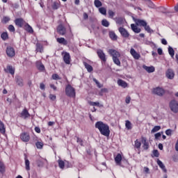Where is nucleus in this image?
Segmentation results:
<instances>
[{"mask_svg":"<svg viewBox=\"0 0 178 178\" xmlns=\"http://www.w3.org/2000/svg\"><path fill=\"white\" fill-rule=\"evenodd\" d=\"M95 127L98 129L102 136H104V137H109L111 130L109 129L108 124L104 123L102 121H98L95 123Z\"/></svg>","mask_w":178,"mask_h":178,"instance_id":"1","label":"nucleus"},{"mask_svg":"<svg viewBox=\"0 0 178 178\" xmlns=\"http://www.w3.org/2000/svg\"><path fill=\"white\" fill-rule=\"evenodd\" d=\"M108 54L112 56V59L115 65H117V66H120V60L119 59L120 58V53L116 49H110L108 50Z\"/></svg>","mask_w":178,"mask_h":178,"instance_id":"2","label":"nucleus"},{"mask_svg":"<svg viewBox=\"0 0 178 178\" xmlns=\"http://www.w3.org/2000/svg\"><path fill=\"white\" fill-rule=\"evenodd\" d=\"M65 94L67 97L74 98L76 97V89L70 85H67L65 88Z\"/></svg>","mask_w":178,"mask_h":178,"instance_id":"3","label":"nucleus"},{"mask_svg":"<svg viewBox=\"0 0 178 178\" xmlns=\"http://www.w3.org/2000/svg\"><path fill=\"white\" fill-rule=\"evenodd\" d=\"M170 108L172 112L174 113H178V102L177 100L173 99L170 102Z\"/></svg>","mask_w":178,"mask_h":178,"instance_id":"4","label":"nucleus"},{"mask_svg":"<svg viewBox=\"0 0 178 178\" xmlns=\"http://www.w3.org/2000/svg\"><path fill=\"white\" fill-rule=\"evenodd\" d=\"M97 54L99 59L102 60V62H106V56L105 55V53H104V51L102 49H97Z\"/></svg>","mask_w":178,"mask_h":178,"instance_id":"5","label":"nucleus"},{"mask_svg":"<svg viewBox=\"0 0 178 178\" xmlns=\"http://www.w3.org/2000/svg\"><path fill=\"white\" fill-rule=\"evenodd\" d=\"M118 31L120 33L122 37H123L124 38H129V37H130V33H129V31H127L126 29L123 27H120Z\"/></svg>","mask_w":178,"mask_h":178,"instance_id":"6","label":"nucleus"},{"mask_svg":"<svg viewBox=\"0 0 178 178\" xmlns=\"http://www.w3.org/2000/svg\"><path fill=\"white\" fill-rule=\"evenodd\" d=\"M6 54L7 56H9V58H13V56L16 55L15 49L12 47H8L6 48Z\"/></svg>","mask_w":178,"mask_h":178,"instance_id":"7","label":"nucleus"},{"mask_svg":"<svg viewBox=\"0 0 178 178\" xmlns=\"http://www.w3.org/2000/svg\"><path fill=\"white\" fill-rule=\"evenodd\" d=\"M133 20L135 22L136 26H140V27H144L147 24V22L143 19L133 18Z\"/></svg>","mask_w":178,"mask_h":178,"instance_id":"8","label":"nucleus"},{"mask_svg":"<svg viewBox=\"0 0 178 178\" xmlns=\"http://www.w3.org/2000/svg\"><path fill=\"white\" fill-rule=\"evenodd\" d=\"M154 94H156V95H159V97H162L163 94H165V90L162 88H156L153 90Z\"/></svg>","mask_w":178,"mask_h":178,"instance_id":"9","label":"nucleus"},{"mask_svg":"<svg viewBox=\"0 0 178 178\" xmlns=\"http://www.w3.org/2000/svg\"><path fill=\"white\" fill-rule=\"evenodd\" d=\"M165 76L169 80H173L175 79V71L172 69H168L165 72Z\"/></svg>","mask_w":178,"mask_h":178,"instance_id":"10","label":"nucleus"},{"mask_svg":"<svg viewBox=\"0 0 178 178\" xmlns=\"http://www.w3.org/2000/svg\"><path fill=\"white\" fill-rule=\"evenodd\" d=\"M20 138L24 143H29L30 141V135L26 132L20 134Z\"/></svg>","mask_w":178,"mask_h":178,"instance_id":"11","label":"nucleus"},{"mask_svg":"<svg viewBox=\"0 0 178 178\" xmlns=\"http://www.w3.org/2000/svg\"><path fill=\"white\" fill-rule=\"evenodd\" d=\"M57 32L60 35H65L66 34V28L63 25L60 24L57 28Z\"/></svg>","mask_w":178,"mask_h":178,"instance_id":"12","label":"nucleus"},{"mask_svg":"<svg viewBox=\"0 0 178 178\" xmlns=\"http://www.w3.org/2000/svg\"><path fill=\"white\" fill-rule=\"evenodd\" d=\"M130 54L133 56L134 59L138 60L140 58V54L137 53L134 48L131 49Z\"/></svg>","mask_w":178,"mask_h":178,"instance_id":"13","label":"nucleus"},{"mask_svg":"<svg viewBox=\"0 0 178 178\" xmlns=\"http://www.w3.org/2000/svg\"><path fill=\"white\" fill-rule=\"evenodd\" d=\"M63 60L66 65H70V54L65 52L63 56Z\"/></svg>","mask_w":178,"mask_h":178,"instance_id":"14","label":"nucleus"},{"mask_svg":"<svg viewBox=\"0 0 178 178\" xmlns=\"http://www.w3.org/2000/svg\"><path fill=\"white\" fill-rule=\"evenodd\" d=\"M131 29L132 31H134V33H136V34L141 33V29L138 28L137 24H131Z\"/></svg>","mask_w":178,"mask_h":178,"instance_id":"15","label":"nucleus"},{"mask_svg":"<svg viewBox=\"0 0 178 178\" xmlns=\"http://www.w3.org/2000/svg\"><path fill=\"white\" fill-rule=\"evenodd\" d=\"M15 23L18 27H23L24 25V20L22 18H17L15 20Z\"/></svg>","mask_w":178,"mask_h":178,"instance_id":"16","label":"nucleus"},{"mask_svg":"<svg viewBox=\"0 0 178 178\" xmlns=\"http://www.w3.org/2000/svg\"><path fill=\"white\" fill-rule=\"evenodd\" d=\"M142 144H143V147L144 149L147 150L149 148V143L147 141L146 138H142Z\"/></svg>","mask_w":178,"mask_h":178,"instance_id":"17","label":"nucleus"},{"mask_svg":"<svg viewBox=\"0 0 178 178\" xmlns=\"http://www.w3.org/2000/svg\"><path fill=\"white\" fill-rule=\"evenodd\" d=\"M143 67L147 72V73H154V72H155V67L154 66L148 67L147 65H143Z\"/></svg>","mask_w":178,"mask_h":178,"instance_id":"18","label":"nucleus"},{"mask_svg":"<svg viewBox=\"0 0 178 178\" xmlns=\"http://www.w3.org/2000/svg\"><path fill=\"white\" fill-rule=\"evenodd\" d=\"M36 67L38 69V70H40V72H44V70H45V66H44L41 61L36 62Z\"/></svg>","mask_w":178,"mask_h":178,"instance_id":"19","label":"nucleus"},{"mask_svg":"<svg viewBox=\"0 0 178 178\" xmlns=\"http://www.w3.org/2000/svg\"><path fill=\"white\" fill-rule=\"evenodd\" d=\"M21 118L23 119H27V118H30V113H29V111L27 109H24L21 113Z\"/></svg>","mask_w":178,"mask_h":178,"instance_id":"20","label":"nucleus"},{"mask_svg":"<svg viewBox=\"0 0 178 178\" xmlns=\"http://www.w3.org/2000/svg\"><path fill=\"white\" fill-rule=\"evenodd\" d=\"M4 70L6 73H10V74H15V68L12 65H8L7 68Z\"/></svg>","mask_w":178,"mask_h":178,"instance_id":"21","label":"nucleus"},{"mask_svg":"<svg viewBox=\"0 0 178 178\" xmlns=\"http://www.w3.org/2000/svg\"><path fill=\"white\" fill-rule=\"evenodd\" d=\"M115 162L116 165L120 166L122 162V155L120 154H118L117 156L115 157Z\"/></svg>","mask_w":178,"mask_h":178,"instance_id":"22","label":"nucleus"},{"mask_svg":"<svg viewBox=\"0 0 178 178\" xmlns=\"http://www.w3.org/2000/svg\"><path fill=\"white\" fill-rule=\"evenodd\" d=\"M157 164L159 166V168H161V169H162L163 172H164V173H166V172H168V170H166V167H165V165L163 164V163H162L161 161V160L158 159L157 160Z\"/></svg>","mask_w":178,"mask_h":178,"instance_id":"23","label":"nucleus"},{"mask_svg":"<svg viewBox=\"0 0 178 178\" xmlns=\"http://www.w3.org/2000/svg\"><path fill=\"white\" fill-rule=\"evenodd\" d=\"M56 41L58 44H61L62 45H67V40H66L65 38H58Z\"/></svg>","mask_w":178,"mask_h":178,"instance_id":"24","label":"nucleus"},{"mask_svg":"<svg viewBox=\"0 0 178 178\" xmlns=\"http://www.w3.org/2000/svg\"><path fill=\"white\" fill-rule=\"evenodd\" d=\"M16 81H17V84H18L19 87H23V86H24L23 78L20 76H16Z\"/></svg>","mask_w":178,"mask_h":178,"instance_id":"25","label":"nucleus"},{"mask_svg":"<svg viewBox=\"0 0 178 178\" xmlns=\"http://www.w3.org/2000/svg\"><path fill=\"white\" fill-rule=\"evenodd\" d=\"M118 84L120 87H122V88H126V87H127V83L122 79L118 80Z\"/></svg>","mask_w":178,"mask_h":178,"instance_id":"26","label":"nucleus"},{"mask_svg":"<svg viewBox=\"0 0 178 178\" xmlns=\"http://www.w3.org/2000/svg\"><path fill=\"white\" fill-rule=\"evenodd\" d=\"M83 65L86 67V69L87 70V71L89 72V73H91V72H92L93 70V68H92V66L90 65L88 63H87L86 62H83Z\"/></svg>","mask_w":178,"mask_h":178,"instance_id":"27","label":"nucleus"},{"mask_svg":"<svg viewBox=\"0 0 178 178\" xmlns=\"http://www.w3.org/2000/svg\"><path fill=\"white\" fill-rule=\"evenodd\" d=\"M6 131L5 124L2 121H0V133H1V134H5Z\"/></svg>","mask_w":178,"mask_h":178,"instance_id":"28","label":"nucleus"},{"mask_svg":"<svg viewBox=\"0 0 178 178\" xmlns=\"http://www.w3.org/2000/svg\"><path fill=\"white\" fill-rule=\"evenodd\" d=\"M109 37L113 41H116L118 40V36L116 35V33L113 31H110L109 32Z\"/></svg>","mask_w":178,"mask_h":178,"instance_id":"29","label":"nucleus"},{"mask_svg":"<svg viewBox=\"0 0 178 178\" xmlns=\"http://www.w3.org/2000/svg\"><path fill=\"white\" fill-rule=\"evenodd\" d=\"M89 104L91 105V106H99V108L104 106L102 104H99L98 102H89Z\"/></svg>","mask_w":178,"mask_h":178,"instance_id":"30","label":"nucleus"},{"mask_svg":"<svg viewBox=\"0 0 178 178\" xmlns=\"http://www.w3.org/2000/svg\"><path fill=\"white\" fill-rule=\"evenodd\" d=\"M24 27H25V30L28 31V33H31L34 32V31L33 30V28L31 26H29V24H26Z\"/></svg>","mask_w":178,"mask_h":178,"instance_id":"31","label":"nucleus"},{"mask_svg":"<svg viewBox=\"0 0 178 178\" xmlns=\"http://www.w3.org/2000/svg\"><path fill=\"white\" fill-rule=\"evenodd\" d=\"M35 145H36V148H38V149H42V147H44V143L42 141H41V142L38 141L35 143Z\"/></svg>","mask_w":178,"mask_h":178,"instance_id":"32","label":"nucleus"},{"mask_svg":"<svg viewBox=\"0 0 178 178\" xmlns=\"http://www.w3.org/2000/svg\"><path fill=\"white\" fill-rule=\"evenodd\" d=\"M36 51H37V52H40V53H42L44 51L43 47L41 45V44H40V43L36 44Z\"/></svg>","mask_w":178,"mask_h":178,"instance_id":"33","label":"nucleus"},{"mask_svg":"<svg viewBox=\"0 0 178 178\" xmlns=\"http://www.w3.org/2000/svg\"><path fill=\"white\" fill-rule=\"evenodd\" d=\"M58 163L60 169H65V161H62L61 159H58Z\"/></svg>","mask_w":178,"mask_h":178,"instance_id":"34","label":"nucleus"},{"mask_svg":"<svg viewBox=\"0 0 178 178\" xmlns=\"http://www.w3.org/2000/svg\"><path fill=\"white\" fill-rule=\"evenodd\" d=\"M94 5L96 8H101V6H102V2L99 0H95Z\"/></svg>","mask_w":178,"mask_h":178,"instance_id":"35","label":"nucleus"},{"mask_svg":"<svg viewBox=\"0 0 178 178\" xmlns=\"http://www.w3.org/2000/svg\"><path fill=\"white\" fill-rule=\"evenodd\" d=\"M135 148H137V149H140V148H141V142L138 140V139L135 140Z\"/></svg>","mask_w":178,"mask_h":178,"instance_id":"36","label":"nucleus"},{"mask_svg":"<svg viewBox=\"0 0 178 178\" xmlns=\"http://www.w3.org/2000/svg\"><path fill=\"white\" fill-rule=\"evenodd\" d=\"M25 166L26 170H30V161L25 157Z\"/></svg>","mask_w":178,"mask_h":178,"instance_id":"37","label":"nucleus"},{"mask_svg":"<svg viewBox=\"0 0 178 178\" xmlns=\"http://www.w3.org/2000/svg\"><path fill=\"white\" fill-rule=\"evenodd\" d=\"M0 173H5V164L0 161Z\"/></svg>","mask_w":178,"mask_h":178,"instance_id":"38","label":"nucleus"},{"mask_svg":"<svg viewBox=\"0 0 178 178\" xmlns=\"http://www.w3.org/2000/svg\"><path fill=\"white\" fill-rule=\"evenodd\" d=\"M168 53L172 58H173V56H175V50L173 49V48L172 47H168Z\"/></svg>","mask_w":178,"mask_h":178,"instance_id":"39","label":"nucleus"},{"mask_svg":"<svg viewBox=\"0 0 178 178\" xmlns=\"http://www.w3.org/2000/svg\"><path fill=\"white\" fill-rule=\"evenodd\" d=\"M99 12L102 15H106V8H105L104 7L99 8Z\"/></svg>","mask_w":178,"mask_h":178,"instance_id":"40","label":"nucleus"},{"mask_svg":"<svg viewBox=\"0 0 178 178\" xmlns=\"http://www.w3.org/2000/svg\"><path fill=\"white\" fill-rule=\"evenodd\" d=\"M102 24L104 26V27H109V22L106 20V19H103L102 21Z\"/></svg>","mask_w":178,"mask_h":178,"instance_id":"41","label":"nucleus"},{"mask_svg":"<svg viewBox=\"0 0 178 178\" xmlns=\"http://www.w3.org/2000/svg\"><path fill=\"white\" fill-rule=\"evenodd\" d=\"M143 27H144L145 31H147V33H154V31H152V29H151V27H149V25L146 24Z\"/></svg>","mask_w":178,"mask_h":178,"instance_id":"42","label":"nucleus"},{"mask_svg":"<svg viewBox=\"0 0 178 178\" xmlns=\"http://www.w3.org/2000/svg\"><path fill=\"white\" fill-rule=\"evenodd\" d=\"M125 127L127 130H131V122H130V121L129 120H127L125 123Z\"/></svg>","mask_w":178,"mask_h":178,"instance_id":"43","label":"nucleus"},{"mask_svg":"<svg viewBox=\"0 0 178 178\" xmlns=\"http://www.w3.org/2000/svg\"><path fill=\"white\" fill-rule=\"evenodd\" d=\"M93 81L95 83V84L97 85V86L99 88H102V87H104V86L102 84L99 83V81H98V80H97V79L94 78Z\"/></svg>","mask_w":178,"mask_h":178,"instance_id":"44","label":"nucleus"},{"mask_svg":"<svg viewBox=\"0 0 178 178\" xmlns=\"http://www.w3.org/2000/svg\"><path fill=\"white\" fill-rule=\"evenodd\" d=\"M161 129V126H155L151 131V133H156V131H159Z\"/></svg>","mask_w":178,"mask_h":178,"instance_id":"45","label":"nucleus"},{"mask_svg":"<svg viewBox=\"0 0 178 178\" xmlns=\"http://www.w3.org/2000/svg\"><path fill=\"white\" fill-rule=\"evenodd\" d=\"M115 22L117 24H120V25L123 24V18L122 17L116 18Z\"/></svg>","mask_w":178,"mask_h":178,"instance_id":"46","label":"nucleus"},{"mask_svg":"<svg viewBox=\"0 0 178 178\" xmlns=\"http://www.w3.org/2000/svg\"><path fill=\"white\" fill-rule=\"evenodd\" d=\"M108 13L109 17H111V19H113V17H115V12H113L112 10H109Z\"/></svg>","mask_w":178,"mask_h":178,"instance_id":"47","label":"nucleus"},{"mask_svg":"<svg viewBox=\"0 0 178 178\" xmlns=\"http://www.w3.org/2000/svg\"><path fill=\"white\" fill-rule=\"evenodd\" d=\"M1 38L3 40V41H6V40H8V33L4 32L1 33Z\"/></svg>","mask_w":178,"mask_h":178,"instance_id":"48","label":"nucleus"},{"mask_svg":"<svg viewBox=\"0 0 178 178\" xmlns=\"http://www.w3.org/2000/svg\"><path fill=\"white\" fill-rule=\"evenodd\" d=\"M52 79L53 80H60L61 78L57 74H54L52 75Z\"/></svg>","mask_w":178,"mask_h":178,"instance_id":"49","label":"nucleus"},{"mask_svg":"<svg viewBox=\"0 0 178 178\" xmlns=\"http://www.w3.org/2000/svg\"><path fill=\"white\" fill-rule=\"evenodd\" d=\"M49 99H51V101H56V95L50 94L49 96Z\"/></svg>","mask_w":178,"mask_h":178,"instance_id":"50","label":"nucleus"},{"mask_svg":"<svg viewBox=\"0 0 178 178\" xmlns=\"http://www.w3.org/2000/svg\"><path fill=\"white\" fill-rule=\"evenodd\" d=\"M9 20H10V18H9V17H3L2 22L3 23H8V22H9Z\"/></svg>","mask_w":178,"mask_h":178,"instance_id":"51","label":"nucleus"},{"mask_svg":"<svg viewBox=\"0 0 178 178\" xmlns=\"http://www.w3.org/2000/svg\"><path fill=\"white\" fill-rule=\"evenodd\" d=\"M131 102V97L129 95L127 96V97L125 99L126 104H130Z\"/></svg>","mask_w":178,"mask_h":178,"instance_id":"52","label":"nucleus"},{"mask_svg":"<svg viewBox=\"0 0 178 178\" xmlns=\"http://www.w3.org/2000/svg\"><path fill=\"white\" fill-rule=\"evenodd\" d=\"M153 155L156 158H158L159 156V152H158V150H156V149L154 150L153 151Z\"/></svg>","mask_w":178,"mask_h":178,"instance_id":"53","label":"nucleus"},{"mask_svg":"<svg viewBox=\"0 0 178 178\" xmlns=\"http://www.w3.org/2000/svg\"><path fill=\"white\" fill-rule=\"evenodd\" d=\"M8 30L11 31V33H15V26H13V25H9Z\"/></svg>","mask_w":178,"mask_h":178,"instance_id":"54","label":"nucleus"},{"mask_svg":"<svg viewBox=\"0 0 178 178\" xmlns=\"http://www.w3.org/2000/svg\"><path fill=\"white\" fill-rule=\"evenodd\" d=\"M166 136H172V129H167L165 131Z\"/></svg>","mask_w":178,"mask_h":178,"instance_id":"55","label":"nucleus"},{"mask_svg":"<svg viewBox=\"0 0 178 178\" xmlns=\"http://www.w3.org/2000/svg\"><path fill=\"white\" fill-rule=\"evenodd\" d=\"M161 136H162V134H161V132H158L154 135V137H155L156 140H158V138H159V137H161Z\"/></svg>","mask_w":178,"mask_h":178,"instance_id":"56","label":"nucleus"},{"mask_svg":"<svg viewBox=\"0 0 178 178\" xmlns=\"http://www.w3.org/2000/svg\"><path fill=\"white\" fill-rule=\"evenodd\" d=\"M144 172H145V173H146L147 175L149 174V168H148L147 167H145V168H144Z\"/></svg>","mask_w":178,"mask_h":178,"instance_id":"57","label":"nucleus"},{"mask_svg":"<svg viewBox=\"0 0 178 178\" xmlns=\"http://www.w3.org/2000/svg\"><path fill=\"white\" fill-rule=\"evenodd\" d=\"M161 44H163V45H168V41L165 40V39H162L161 40Z\"/></svg>","mask_w":178,"mask_h":178,"instance_id":"58","label":"nucleus"},{"mask_svg":"<svg viewBox=\"0 0 178 178\" xmlns=\"http://www.w3.org/2000/svg\"><path fill=\"white\" fill-rule=\"evenodd\" d=\"M77 143L80 144V145H83V140L80 138H77Z\"/></svg>","mask_w":178,"mask_h":178,"instance_id":"59","label":"nucleus"},{"mask_svg":"<svg viewBox=\"0 0 178 178\" xmlns=\"http://www.w3.org/2000/svg\"><path fill=\"white\" fill-rule=\"evenodd\" d=\"M157 52H158L159 55H162V54H163V51L162 49L159 48V49H157Z\"/></svg>","mask_w":178,"mask_h":178,"instance_id":"60","label":"nucleus"},{"mask_svg":"<svg viewBox=\"0 0 178 178\" xmlns=\"http://www.w3.org/2000/svg\"><path fill=\"white\" fill-rule=\"evenodd\" d=\"M35 131H36V133H41V129L39 127H35Z\"/></svg>","mask_w":178,"mask_h":178,"instance_id":"61","label":"nucleus"},{"mask_svg":"<svg viewBox=\"0 0 178 178\" xmlns=\"http://www.w3.org/2000/svg\"><path fill=\"white\" fill-rule=\"evenodd\" d=\"M40 87L41 90H45V85L44 83H40Z\"/></svg>","mask_w":178,"mask_h":178,"instance_id":"62","label":"nucleus"},{"mask_svg":"<svg viewBox=\"0 0 178 178\" xmlns=\"http://www.w3.org/2000/svg\"><path fill=\"white\" fill-rule=\"evenodd\" d=\"M50 87H51V88H53V90H54V91H56V86H55V85H54V84H50Z\"/></svg>","mask_w":178,"mask_h":178,"instance_id":"63","label":"nucleus"},{"mask_svg":"<svg viewBox=\"0 0 178 178\" xmlns=\"http://www.w3.org/2000/svg\"><path fill=\"white\" fill-rule=\"evenodd\" d=\"M159 148L161 149V151H162V149H163V145H162V143H159Z\"/></svg>","mask_w":178,"mask_h":178,"instance_id":"64","label":"nucleus"}]
</instances>
